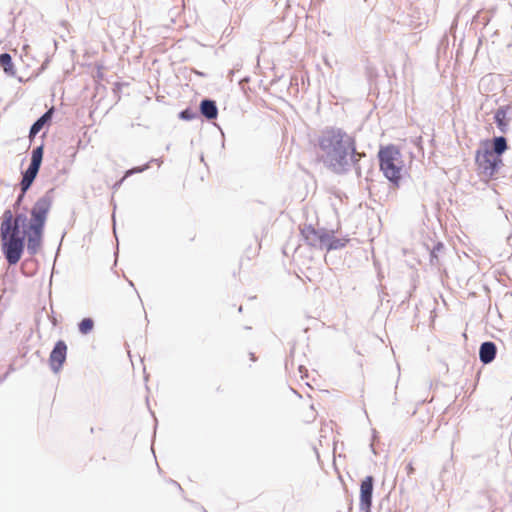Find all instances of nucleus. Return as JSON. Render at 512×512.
Masks as SVG:
<instances>
[{"instance_id":"f257e3e1","label":"nucleus","mask_w":512,"mask_h":512,"mask_svg":"<svg viewBox=\"0 0 512 512\" xmlns=\"http://www.w3.org/2000/svg\"><path fill=\"white\" fill-rule=\"evenodd\" d=\"M318 161L337 176L347 175L352 171L354 157L359 155L356 139L344 129L326 126L316 137Z\"/></svg>"},{"instance_id":"f03ea898","label":"nucleus","mask_w":512,"mask_h":512,"mask_svg":"<svg viewBox=\"0 0 512 512\" xmlns=\"http://www.w3.org/2000/svg\"><path fill=\"white\" fill-rule=\"evenodd\" d=\"M0 240L2 253L7 263L10 266L16 265L26 247L25 233L11 231L5 223L4 228H0Z\"/></svg>"},{"instance_id":"7ed1b4c3","label":"nucleus","mask_w":512,"mask_h":512,"mask_svg":"<svg viewBox=\"0 0 512 512\" xmlns=\"http://www.w3.org/2000/svg\"><path fill=\"white\" fill-rule=\"evenodd\" d=\"M475 164L479 175L489 180L495 176L503 165V160L491 154L488 148L479 147L475 153Z\"/></svg>"},{"instance_id":"20e7f679","label":"nucleus","mask_w":512,"mask_h":512,"mask_svg":"<svg viewBox=\"0 0 512 512\" xmlns=\"http://www.w3.org/2000/svg\"><path fill=\"white\" fill-rule=\"evenodd\" d=\"M53 189L48 190L43 196L37 199L30 210L28 227L45 228L48 213L53 202Z\"/></svg>"},{"instance_id":"39448f33","label":"nucleus","mask_w":512,"mask_h":512,"mask_svg":"<svg viewBox=\"0 0 512 512\" xmlns=\"http://www.w3.org/2000/svg\"><path fill=\"white\" fill-rule=\"evenodd\" d=\"M329 230L326 228H315L312 224L304 225L300 229V234L307 245L319 249H324Z\"/></svg>"},{"instance_id":"423d86ee","label":"nucleus","mask_w":512,"mask_h":512,"mask_svg":"<svg viewBox=\"0 0 512 512\" xmlns=\"http://www.w3.org/2000/svg\"><path fill=\"white\" fill-rule=\"evenodd\" d=\"M27 222L28 218L24 212L17 213L14 216L11 209H6L1 216L0 228H4V225L6 223L9 230L14 231L16 233H22V230L27 229L28 227Z\"/></svg>"},{"instance_id":"0eeeda50","label":"nucleus","mask_w":512,"mask_h":512,"mask_svg":"<svg viewBox=\"0 0 512 512\" xmlns=\"http://www.w3.org/2000/svg\"><path fill=\"white\" fill-rule=\"evenodd\" d=\"M374 477L371 475L366 476L360 484V511L371 512L372 498L374 491Z\"/></svg>"},{"instance_id":"6e6552de","label":"nucleus","mask_w":512,"mask_h":512,"mask_svg":"<svg viewBox=\"0 0 512 512\" xmlns=\"http://www.w3.org/2000/svg\"><path fill=\"white\" fill-rule=\"evenodd\" d=\"M66 357H67V345H66L65 341L58 340L54 344L53 349L50 352V356H49L50 368L54 373H57L62 369L63 364L66 361Z\"/></svg>"},{"instance_id":"1a4fd4ad","label":"nucleus","mask_w":512,"mask_h":512,"mask_svg":"<svg viewBox=\"0 0 512 512\" xmlns=\"http://www.w3.org/2000/svg\"><path fill=\"white\" fill-rule=\"evenodd\" d=\"M43 155H44V144L41 143L40 145L33 148L31 152V158L30 163L26 170L21 172V175H25L28 177H31L33 179H36L39 173V170L42 165L43 161Z\"/></svg>"},{"instance_id":"9d476101","label":"nucleus","mask_w":512,"mask_h":512,"mask_svg":"<svg viewBox=\"0 0 512 512\" xmlns=\"http://www.w3.org/2000/svg\"><path fill=\"white\" fill-rule=\"evenodd\" d=\"M43 232L44 229L41 228L27 227V229H23L27 252L31 256L37 254L42 243Z\"/></svg>"},{"instance_id":"9b49d317","label":"nucleus","mask_w":512,"mask_h":512,"mask_svg":"<svg viewBox=\"0 0 512 512\" xmlns=\"http://www.w3.org/2000/svg\"><path fill=\"white\" fill-rule=\"evenodd\" d=\"M481 148H488L491 154L498 158H502V155L508 150L507 138L503 135L494 136L491 140L486 139L481 141Z\"/></svg>"},{"instance_id":"f8f14e48","label":"nucleus","mask_w":512,"mask_h":512,"mask_svg":"<svg viewBox=\"0 0 512 512\" xmlns=\"http://www.w3.org/2000/svg\"><path fill=\"white\" fill-rule=\"evenodd\" d=\"M512 118V107L510 105L500 106L494 113V122L503 134L507 133L509 129V121Z\"/></svg>"},{"instance_id":"ddd939ff","label":"nucleus","mask_w":512,"mask_h":512,"mask_svg":"<svg viewBox=\"0 0 512 512\" xmlns=\"http://www.w3.org/2000/svg\"><path fill=\"white\" fill-rule=\"evenodd\" d=\"M218 106L215 100L211 98H203L199 103V115L207 121H213L218 117Z\"/></svg>"},{"instance_id":"4468645a","label":"nucleus","mask_w":512,"mask_h":512,"mask_svg":"<svg viewBox=\"0 0 512 512\" xmlns=\"http://www.w3.org/2000/svg\"><path fill=\"white\" fill-rule=\"evenodd\" d=\"M54 114V108H50L47 111H45L30 127L29 130V139L32 141L35 136L45 127L49 126L52 122Z\"/></svg>"},{"instance_id":"2eb2a0df","label":"nucleus","mask_w":512,"mask_h":512,"mask_svg":"<svg viewBox=\"0 0 512 512\" xmlns=\"http://www.w3.org/2000/svg\"><path fill=\"white\" fill-rule=\"evenodd\" d=\"M380 170L394 187H400L402 180V167L396 163L380 166Z\"/></svg>"},{"instance_id":"dca6fc26","label":"nucleus","mask_w":512,"mask_h":512,"mask_svg":"<svg viewBox=\"0 0 512 512\" xmlns=\"http://www.w3.org/2000/svg\"><path fill=\"white\" fill-rule=\"evenodd\" d=\"M497 346L493 341H484L479 347V360L483 365L492 363L497 355Z\"/></svg>"},{"instance_id":"f3484780","label":"nucleus","mask_w":512,"mask_h":512,"mask_svg":"<svg viewBox=\"0 0 512 512\" xmlns=\"http://www.w3.org/2000/svg\"><path fill=\"white\" fill-rule=\"evenodd\" d=\"M400 156V151L394 145H388L381 148L378 152L379 165H387L396 163L395 161Z\"/></svg>"},{"instance_id":"a211bd4d","label":"nucleus","mask_w":512,"mask_h":512,"mask_svg":"<svg viewBox=\"0 0 512 512\" xmlns=\"http://www.w3.org/2000/svg\"><path fill=\"white\" fill-rule=\"evenodd\" d=\"M21 176H22V178L19 183L20 193L18 194L15 202L12 205L14 210H18L21 207L27 191L31 188V186L33 185V183L35 181V179H33L31 177H28L25 175H21Z\"/></svg>"},{"instance_id":"6ab92c4d","label":"nucleus","mask_w":512,"mask_h":512,"mask_svg":"<svg viewBox=\"0 0 512 512\" xmlns=\"http://www.w3.org/2000/svg\"><path fill=\"white\" fill-rule=\"evenodd\" d=\"M350 239L348 237L338 238L334 236V230H329L327 240L324 245L326 251H333L344 248Z\"/></svg>"},{"instance_id":"aec40b11","label":"nucleus","mask_w":512,"mask_h":512,"mask_svg":"<svg viewBox=\"0 0 512 512\" xmlns=\"http://www.w3.org/2000/svg\"><path fill=\"white\" fill-rule=\"evenodd\" d=\"M0 68L7 76L15 77L16 69L12 60V56L9 53L4 52L0 54Z\"/></svg>"},{"instance_id":"412c9836","label":"nucleus","mask_w":512,"mask_h":512,"mask_svg":"<svg viewBox=\"0 0 512 512\" xmlns=\"http://www.w3.org/2000/svg\"><path fill=\"white\" fill-rule=\"evenodd\" d=\"M94 320L91 317H85L78 323V331L82 335H88L94 329Z\"/></svg>"},{"instance_id":"4be33fe9","label":"nucleus","mask_w":512,"mask_h":512,"mask_svg":"<svg viewBox=\"0 0 512 512\" xmlns=\"http://www.w3.org/2000/svg\"><path fill=\"white\" fill-rule=\"evenodd\" d=\"M444 250V244L442 242H437L434 244L433 248L430 251L429 260L432 266H438L440 264L438 254Z\"/></svg>"},{"instance_id":"5701e85b","label":"nucleus","mask_w":512,"mask_h":512,"mask_svg":"<svg viewBox=\"0 0 512 512\" xmlns=\"http://www.w3.org/2000/svg\"><path fill=\"white\" fill-rule=\"evenodd\" d=\"M152 162L158 163L159 166L162 163L161 159H151L149 162H147L143 166H138V167H133L131 169H128L125 172L124 176L127 178V177H129V176H131L133 174L142 173V172L146 171L150 167V163H152Z\"/></svg>"},{"instance_id":"b1692460","label":"nucleus","mask_w":512,"mask_h":512,"mask_svg":"<svg viewBox=\"0 0 512 512\" xmlns=\"http://www.w3.org/2000/svg\"><path fill=\"white\" fill-rule=\"evenodd\" d=\"M178 117L184 121H191L198 118L199 114L193 108L187 107L179 112Z\"/></svg>"},{"instance_id":"393cba45","label":"nucleus","mask_w":512,"mask_h":512,"mask_svg":"<svg viewBox=\"0 0 512 512\" xmlns=\"http://www.w3.org/2000/svg\"><path fill=\"white\" fill-rule=\"evenodd\" d=\"M361 157H362V153L359 152V155H356L353 159L354 165L352 166V170L355 171L357 178L362 177V167H361V163H360Z\"/></svg>"},{"instance_id":"a878e982","label":"nucleus","mask_w":512,"mask_h":512,"mask_svg":"<svg viewBox=\"0 0 512 512\" xmlns=\"http://www.w3.org/2000/svg\"><path fill=\"white\" fill-rule=\"evenodd\" d=\"M379 510L384 512H392V507L390 505V497L388 495L380 500Z\"/></svg>"},{"instance_id":"bb28decb","label":"nucleus","mask_w":512,"mask_h":512,"mask_svg":"<svg viewBox=\"0 0 512 512\" xmlns=\"http://www.w3.org/2000/svg\"><path fill=\"white\" fill-rule=\"evenodd\" d=\"M125 179H126V177H125V176H123L120 180L116 181V182L113 184L112 189H113L114 191L118 190V189L121 187V185L123 184V182L125 181Z\"/></svg>"},{"instance_id":"cd10ccee","label":"nucleus","mask_w":512,"mask_h":512,"mask_svg":"<svg viewBox=\"0 0 512 512\" xmlns=\"http://www.w3.org/2000/svg\"><path fill=\"white\" fill-rule=\"evenodd\" d=\"M122 84L119 82L114 83L113 92L117 95L118 99H120V96L118 95L121 90Z\"/></svg>"},{"instance_id":"c85d7f7f","label":"nucleus","mask_w":512,"mask_h":512,"mask_svg":"<svg viewBox=\"0 0 512 512\" xmlns=\"http://www.w3.org/2000/svg\"><path fill=\"white\" fill-rule=\"evenodd\" d=\"M13 370H14L13 366H12V365H10L9 370H8L5 374H3L2 376H0V384H1V383H3V382L7 379L8 375H9V374H10V372H11V371H13Z\"/></svg>"},{"instance_id":"c756f323","label":"nucleus","mask_w":512,"mask_h":512,"mask_svg":"<svg viewBox=\"0 0 512 512\" xmlns=\"http://www.w3.org/2000/svg\"><path fill=\"white\" fill-rule=\"evenodd\" d=\"M406 471H407V474L408 475H412L414 473V467L412 465V463H408L407 466H406Z\"/></svg>"},{"instance_id":"7c9ffc66","label":"nucleus","mask_w":512,"mask_h":512,"mask_svg":"<svg viewBox=\"0 0 512 512\" xmlns=\"http://www.w3.org/2000/svg\"><path fill=\"white\" fill-rule=\"evenodd\" d=\"M376 438V430H373V437H372V443L370 444V448H371V451L376 454V450H375V447H374V443L373 441L375 440Z\"/></svg>"},{"instance_id":"2f4dec72","label":"nucleus","mask_w":512,"mask_h":512,"mask_svg":"<svg viewBox=\"0 0 512 512\" xmlns=\"http://www.w3.org/2000/svg\"><path fill=\"white\" fill-rule=\"evenodd\" d=\"M170 483L173 484L178 490L182 491V487L177 481L171 479Z\"/></svg>"},{"instance_id":"473e14b6","label":"nucleus","mask_w":512,"mask_h":512,"mask_svg":"<svg viewBox=\"0 0 512 512\" xmlns=\"http://www.w3.org/2000/svg\"><path fill=\"white\" fill-rule=\"evenodd\" d=\"M249 357H250V360H251V361H253V362H255V361L257 360V357H256V356H255V354H254V353H252V352H251V353H249Z\"/></svg>"},{"instance_id":"72a5a7b5","label":"nucleus","mask_w":512,"mask_h":512,"mask_svg":"<svg viewBox=\"0 0 512 512\" xmlns=\"http://www.w3.org/2000/svg\"><path fill=\"white\" fill-rule=\"evenodd\" d=\"M233 75H234V70H229L228 72V78L230 79V81L233 80Z\"/></svg>"},{"instance_id":"f704fd0d","label":"nucleus","mask_w":512,"mask_h":512,"mask_svg":"<svg viewBox=\"0 0 512 512\" xmlns=\"http://www.w3.org/2000/svg\"><path fill=\"white\" fill-rule=\"evenodd\" d=\"M299 371H300V373H303V372L307 373V369L303 365L299 366Z\"/></svg>"},{"instance_id":"c9c22d12","label":"nucleus","mask_w":512,"mask_h":512,"mask_svg":"<svg viewBox=\"0 0 512 512\" xmlns=\"http://www.w3.org/2000/svg\"><path fill=\"white\" fill-rule=\"evenodd\" d=\"M351 510H352V503L349 506V511L348 512H351Z\"/></svg>"},{"instance_id":"e433bc0d","label":"nucleus","mask_w":512,"mask_h":512,"mask_svg":"<svg viewBox=\"0 0 512 512\" xmlns=\"http://www.w3.org/2000/svg\"><path fill=\"white\" fill-rule=\"evenodd\" d=\"M197 74L200 75V76H204V74L201 73V72H197Z\"/></svg>"}]
</instances>
